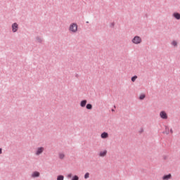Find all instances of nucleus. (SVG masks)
<instances>
[{"label": "nucleus", "instance_id": "obj_1", "mask_svg": "<svg viewBox=\"0 0 180 180\" xmlns=\"http://www.w3.org/2000/svg\"><path fill=\"white\" fill-rule=\"evenodd\" d=\"M69 30L72 33H75L78 30V25L76 23H72L70 25Z\"/></svg>", "mask_w": 180, "mask_h": 180}, {"label": "nucleus", "instance_id": "obj_2", "mask_svg": "<svg viewBox=\"0 0 180 180\" xmlns=\"http://www.w3.org/2000/svg\"><path fill=\"white\" fill-rule=\"evenodd\" d=\"M132 43H134V44H140V43H141V38L139 36H136L132 39Z\"/></svg>", "mask_w": 180, "mask_h": 180}, {"label": "nucleus", "instance_id": "obj_3", "mask_svg": "<svg viewBox=\"0 0 180 180\" xmlns=\"http://www.w3.org/2000/svg\"><path fill=\"white\" fill-rule=\"evenodd\" d=\"M160 116L162 119H168V115H167V112L165 111L160 112Z\"/></svg>", "mask_w": 180, "mask_h": 180}, {"label": "nucleus", "instance_id": "obj_4", "mask_svg": "<svg viewBox=\"0 0 180 180\" xmlns=\"http://www.w3.org/2000/svg\"><path fill=\"white\" fill-rule=\"evenodd\" d=\"M18 23L15 22L12 25V31L15 33L18 32Z\"/></svg>", "mask_w": 180, "mask_h": 180}, {"label": "nucleus", "instance_id": "obj_5", "mask_svg": "<svg viewBox=\"0 0 180 180\" xmlns=\"http://www.w3.org/2000/svg\"><path fill=\"white\" fill-rule=\"evenodd\" d=\"M43 151H44V148H43V147L39 148L37 150L36 155H40V154H41V153H43Z\"/></svg>", "mask_w": 180, "mask_h": 180}, {"label": "nucleus", "instance_id": "obj_6", "mask_svg": "<svg viewBox=\"0 0 180 180\" xmlns=\"http://www.w3.org/2000/svg\"><path fill=\"white\" fill-rule=\"evenodd\" d=\"M106 154H108V150H103V151L100 152L99 156L100 157H105V156H106Z\"/></svg>", "mask_w": 180, "mask_h": 180}, {"label": "nucleus", "instance_id": "obj_7", "mask_svg": "<svg viewBox=\"0 0 180 180\" xmlns=\"http://www.w3.org/2000/svg\"><path fill=\"white\" fill-rule=\"evenodd\" d=\"M173 16H174V18H175V19H177V20H179L180 14L179 13H174Z\"/></svg>", "mask_w": 180, "mask_h": 180}, {"label": "nucleus", "instance_id": "obj_8", "mask_svg": "<svg viewBox=\"0 0 180 180\" xmlns=\"http://www.w3.org/2000/svg\"><path fill=\"white\" fill-rule=\"evenodd\" d=\"M86 105V100L82 101L80 103V106H82V108H85Z\"/></svg>", "mask_w": 180, "mask_h": 180}, {"label": "nucleus", "instance_id": "obj_9", "mask_svg": "<svg viewBox=\"0 0 180 180\" xmlns=\"http://www.w3.org/2000/svg\"><path fill=\"white\" fill-rule=\"evenodd\" d=\"M108 137H109V134H108V133L103 132L101 134V139H108Z\"/></svg>", "mask_w": 180, "mask_h": 180}, {"label": "nucleus", "instance_id": "obj_10", "mask_svg": "<svg viewBox=\"0 0 180 180\" xmlns=\"http://www.w3.org/2000/svg\"><path fill=\"white\" fill-rule=\"evenodd\" d=\"M171 174H167V175H165L163 177H162V179L163 180H168V179H171Z\"/></svg>", "mask_w": 180, "mask_h": 180}, {"label": "nucleus", "instance_id": "obj_11", "mask_svg": "<svg viewBox=\"0 0 180 180\" xmlns=\"http://www.w3.org/2000/svg\"><path fill=\"white\" fill-rule=\"evenodd\" d=\"M40 176V173H39V172H34L33 174H32V177L33 178H36V176Z\"/></svg>", "mask_w": 180, "mask_h": 180}, {"label": "nucleus", "instance_id": "obj_12", "mask_svg": "<svg viewBox=\"0 0 180 180\" xmlns=\"http://www.w3.org/2000/svg\"><path fill=\"white\" fill-rule=\"evenodd\" d=\"M57 180H64V176L60 175L57 177Z\"/></svg>", "mask_w": 180, "mask_h": 180}, {"label": "nucleus", "instance_id": "obj_13", "mask_svg": "<svg viewBox=\"0 0 180 180\" xmlns=\"http://www.w3.org/2000/svg\"><path fill=\"white\" fill-rule=\"evenodd\" d=\"M86 109H89V110L92 109V105L91 104H87L86 105Z\"/></svg>", "mask_w": 180, "mask_h": 180}, {"label": "nucleus", "instance_id": "obj_14", "mask_svg": "<svg viewBox=\"0 0 180 180\" xmlns=\"http://www.w3.org/2000/svg\"><path fill=\"white\" fill-rule=\"evenodd\" d=\"M64 157H65L64 153L59 154V158H60V160H63V158H64Z\"/></svg>", "mask_w": 180, "mask_h": 180}, {"label": "nucleus", "instance_id": "obj_15", "mask_svg": "<svg viewBox=\"0 0 180 180\" xmlns=\"http://www.w3.org/2000/svg\"><path fill=\"white\" fill-rule=\"evenodd\" d=\"M136 79H137V76H134V77L131 78L132 82H134V81H136Z\"/></svg>", "mask_w": 180, "mask_h": 180}, {"label": "nucleus", "instance_id": "obj_16", "mask_svg": "<svg viewBox=\"0 0 180 180\" xmlns=\"http://www.w3.org/2000/svg\"><path fill=\"white\" fill-rule=\"evenodd\" d=\"M144 98H146V95H144V94H141V95L140 96V97H139V98H140L141 100L144 99Z\"/></svg>", "mask_w": 180, "mask_h": 180}, {"label": "nucleus", "instance_id": "obj_17", "mask_svg": "<svg viewBox=\"0 0 180 180\" xmlns=\"http://www.w3.org/2000/svg\"><path fill=\"white\" fill-rule=\"evenodd\" d=\"M85 179H87V178H89V173H86L84 175Z\"/></svg>", "mask_w": 180, "mask_h": 180}, {"label": "nucleus", "instance_id": "obj_18", "mask_svg": "<svg viewBox=\"0 0 180 180\" xmlns=\"http://www.w3.org/2000/svg\"><path fill=\"white\" fill-rule=\"evenodd\" d=\"M79 178H78V176H75L72 180H79Z\"/></svg>", "mask_w": 180, "mask_h": 180}, {"label": "nucleus", "instance_id": "obj_19", "mask_svg": "<svg viewBox=\"0 0 180 180\" xmlns=\"http://www.w3.org/2000/svg\"><path fill=\"white\" fill-rule=\"evenodd\" d=\"M172 46H176L177 45V43L176 42V41H173L172 42Z\"/></svg>", "mask_w": 180, "mask_h": 180}, {"label": "nucleus", "instance_id": "obj_20", "mask_svg": "<svg viewBox=\"0 0 180 180\" xmlns=\"http://www.w3.org/2000/svg\"><path fill=\"white\" fill-rule=\"evenodd\" d=\"M144 131V129L143 128H141L139 130V133H143Z\"/></svg>", "mask_w": 180, "mask_h": 180}, {"label": "nucleus", "instance_id": "obj_21", "mask_svg": "<svg viewBox=\"0 0 180 180\" xmlns=\"http://www.w3.org/2000/svg\"><path fill=\"white\" fill-rule=\"evenodd\" d=\"M71 176H72V174H69L68 175V178H71Z\"/></svg>", "mask_w": 180, "mask_h": 180}, {"label": "nucleus", "instance_id": "obj_22", "mask_svg": "<svg viewBox=\"0 0 180 180\" xmlns=\"http://www.w3.org/2000/svg\"><path fill=\"white\" fill-rule=\"evenodd\" d=\"M0 154H2V149L0 148Z\"/></svg>", "mask_w": 180, "mask_h": 180}, {"label": "nucleus", "instance_id": "obj_23", "mask_svg": "<svg viewBox=\"0 0 180 180\" xmlns=\"http://www.w3.org/2000/svg\"><path fill=\"white\" fill-rule=\"evenodd\" d=\"M170 133H172V134L173 133V131H172V129H170Z\"/></svg>", "mask_w": 180, "mask_h": 180}]
</instances>
